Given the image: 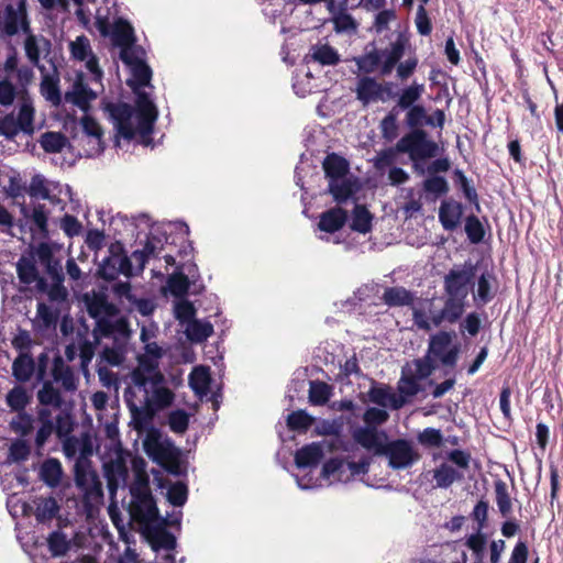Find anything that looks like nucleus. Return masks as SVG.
<instances>
[{
    "mask_svg": "<svg viewBox=\"0 0 563 563\" xmlns=\"http://www.w3.org/2000/svg\"><path fill=\"white\" fill-rule=\"evenodd\" d=\"M156 333L157 328L154 325L142 327L140 340L144 344L143 352L136 357L137 366L131 372V382L124 393L134 426L140 430L146 429L152 418L169 407L175 398L158 371L165 350L156 342Z\"/></svg>",
    "mask_w": 563,
    "mask_h": 563,
    "instance_id": "nucleus-1",
    "label": "nucleus"
},
{
    "mask_svg": "<svg viewBox=\"0 0 563 563\" xmlns=\"http://www.w3.org/2000/svg\"><path fill=\"white\" fill-rule=\"evenodd\" d=\"M89 314L96 320L93 338L101 343L103 339L112 340V346L103 344L101 360L109 365L118 366L124 361L125 344L130 336L126 321L120 317L113 305L109 303L102 295L86 296Z\"/></svg>",
    "mask_w": 563,
    "mask_h": 563,
    "instance_id": "nucleus-2",
    "label": "nucleus"
},
{
    "mask_svg": "<svg viewBox=\"0 0 563 563\" xmlns=\"http://www.w3.org/2000/svg\"><path fill=\"white\" fill-rule=\"evenodd\" d=\"M136 106L128 103H107L104 110L113 123L117 132V145L120 141H135L144 146L152 144V133L158 117V110L150 96L140 95Z\"/></svg>",
    "mask_w": 563,
    "mask_h": 563,
    "instance_id": "nucleus-3",
    "label": "nucleus"
},
{
    "mask_svg": "<svg viewBox=\"0 0 563 563\" xmlns=\"http://www.w3.org/2000/svg\"><path fill=\"white\" fill-rule=\"evenodd\" d=\"M132 468L134 481L130 486L131 503L129 514L131 519L139 525L141 532L154 533L159 526H173L178 523V518H164L159 515L156 503L150 490L145 462L141 459H133Z\"/></svg>",
    "mask_w": 563,
    "mask_h": 563,
    "instance_id": "nucleus-4",
    "label": "nucleus"
},
{
    "mask_svg": "<svg viewBox=\"0 0 563 563\" xmlns=\"http://www.w3.org/2000/svg\"><path fill=\"white\" fill-rule=\"evenodd\" d=\"M371 464L369 457H362L353 461L343 457L329 459L319 473V476L309 474L296 475V483L302 490L316 489L323 486H330L338 483H349L368 472Z\"/></svg>",
    "mask_w": 563,
    "mask_h": 563,
    "instance_id": "nucleus-5",
    "label": "nucleus"
},
{
    "mask_svg": "<svg viewBox=\"0 0 563 563\" xmlns=\"http://www.w3.org/2000/svg\"><path fill=\"white\" fill-rule=\"evenodd\" d=\"M0 188L20 207V212L26 223L31 225V230L35 231L41 236L47 235V211L45 206L40 202L32 203L31 207L20 202L19 199L23 197L24 187L20 175L10 168L0 170Z\"/></svg>",
    "mask_w": 563,
    "mask_h": 563,
    "instance_id": "nucleus-6",
    "label": "nucleus"
},
{
    "mask_svg": "<svg viewBox=\"0 0 563 563\" xmlns=\"http://www.w3.org/2000/svg\"><path fill=\"white\" fill-rule=\"evenodd\" d=\"M406 46L407 38L402 34H398L396 40L386 47L366 48L363 55L354 58V62L358 70L364 74L378 73L382 76H388L405 55Z\"/></svg>",
    "mask_w": 563,
    "mask_h": 563,
    "instance_id": "nucleus-7",
    "label": "nucleus"
},
{
    "mask_svg": "<svg viewBox=\"0 0 563 563\" xmlns=\"http://www.w3.org/2000/svg\"><path fill=\"white\" fill-rule=\"evenodd\" d=\"M128 459L129 454L125 453L118 443H113V446L109 452L102 455L103 474L107 479V486L111 498L109 514L114 523H117V501L114 498L119 488L126 487L129 477Z\"/></svg>",
    "mask_w": 563,
    "mask_h": 563,
    "instance_id": "nucleus-8",
    "label": "nucleus"
},
{
    "mask_svg": "<svg viewBox=\"0 0 563 563\" xmlns=\"http://www.w3.org/2000/svg\"><path fill=\"white\" fill-rule=\"evenodd\" d=\"M462 316L456 312V307L441 299H423L412 305V319L415 325L424 331H430L443 323H454Z\"/></svg>",
    "mask_w": 563,
    "mask_h": 563,
    "instance_id": "nucleus-9",
    "label": "nucleus"
},
{
    "mask_svg": "<svg viewBox=\"0 0 563 563\" xmlns=\"http://www.w3.org/2000/svg\"><path fill=\"white\" fill-rule=\"evenodd\" d=\"M163 245V239L151 232L142 250L134 251L130 260L123 256L108 258L101 267V274L107 279H114L119 274L130 276L133 274L132 262L137 264L136 271H142L145 261L151 256H156Z\"/></svg>",
    "mask_w": 563,
    "mask_h": 563,
    "instance_id": "nucleus-10",
    "label": "nucleus"
},
{
    "mask_svg": "<svg viewBox=\"0 0 563 563\" xmlns=\"http://www.w3.org/2000/svg\"><path fill=\"white\" fill-rule=\"evenodd\" d=\"M323 169L329 181V191L335 201H345L357 190L356 179L349 173V164L343 157L328 155L323 161Z\"/></svg>",
    "mask_w": 563,
    "mask_h": 563,
    "instance_id": "nucleus-11",
    "label": "nucleus"
},
{
    "mask_svg": "<svg viewBox=\"0 0 563 563\" xmlns=\"http://www.w3.org/2000/svg\"><path fill=\"white\" fill-rule=\"evenodd\" d=\"M474 276V266L465 264L452 268L444 277L445 301L454 305L456 312L461 316L465 310L466 298Z\"/></svg>",
    "mask_w": 563,
    "mask_h": 563,
    "instance_id": "nucleus-12",
    "label": "nucleus"
},
{
    "mask_svg": "<svg viewBox=\"0 0 563 563\" xmlns=\"http://www.w3.org/2000/svg\"><path fill=\"white\" fill-rule=\"evenodd\" d=\"M35 109L32 99L22 95L18 112L5 115L0 121V134L13 139L20 133L31 135L34 133Z\"/></svg>",
    "mask_w": 563,
    "mask_h": 563,
    "instance_id": "nucleus-13",
    "label": "nucleus"
},
{
    "mask_svg": "<svg viewBox=\"0 0 563 563\" xmlns=\"http://www.w3.org/2000/svg\"><path fill=\"white\" fill-rule=\"evenodd\" d=\"M396 148L398 152L407 153L410 159L415 163V168L418 169L419 161H424L437 155L438 144L428 140L424 131L415 130L402 136L398 141Z\"/></svg>",
    "mask_w": 563,
    "mask_h": 563,
    "instance_id": "nucleus-14",
    "label": "nucleus"
},
{
    "mask_svg": "<svg viewBox=\"0 0 563 563\" xmlns=\"http://www.w3.org/2000/svg\"><path fill=\"white\" fill-rule=\"evenodd\" d=\"M120 56L123 63L130 67L131 78L128 80V85L132 88L136 98L140 95L148 96L144 89L150 86L152 71L141 58L140 52L136 48H125L122 49Z\"/></svg>",
    "mask_w": 563,
    "mask_h": 563,
    "instance_id": "nucleus-15",
    "label": "nucleus"
},
{
    "mask_svg": "<svg viewBox=\"0 0 563 563\" xmlns=\"http://www.w3.org/2000/svg\"><path fill=\"white\" fill-rule=\"evenodd\" d=\"M460 343L451 332H439L430 338L428 358L453 367L459 357Z\"/></svg>",
    "mask_w": 563,
    "mask_h": 563,
    "instance_id": "nucleus-16",
    "label": "nucleus"
},
{
    "mask_svg": "<svg viewBox=\"0 0 563 563\" xmlns=\"http://www.w3.org/2000/svg\"><path fill=\"white\" fill-rule=\"evenodd\" d=\"M75 483L87 504L98 503L102 498L101 483L89 460L76 461Z\"/></svg>",
    "mask_w": 563,
    "mask_h": 563,
    "instance_id": "nucleus-17",
    "label": "nucleus"
},
{
    "mask_svg": "<svg viewBox=\"0 0 563 563\" xmlns=\"http://www.w3.org/2000/svg\"><path fill=\"white\" fill-rule=\"evenodd\" d=\"M0 30L7 35H15L20 31L24 34L30 30L25 0H15L7 3L0 10Z\"/></svg>",
    "mask_w": 563,
    "mask_h": 563,
    "instance_id": "nucleus-18",
    "label": "nucleus"
},
{
    "mask_svg": "<svg viewBox=\"0 0 563 563\" xmlns=\"http://www.w3.org/2000/svg\"><path fill=\"white\" fill-rule=\"evenodd\" d=\"M382 455L387 457L388 465L394 470L408 468L420 459L412 443L406 440L387 442Z\"/></svg>",
    "mask_w": 563,
    "mask_h": 563,
    "instance_id": "nucleus-19",
    "label": "nucleus"
},
{
    "mask_svg": "<svg viewBox=\"0 0 563 563\" xmlns=\"http://www.w3.org/2000/svg\"><path fill=\"white\" fill-rule=\"evenodd\" d=\"M69 52L73 59L85 63V67L91 75L92 82L102 87L101 78L103 73L98 65V59L92 52L89 38L84 35L77 36L74 41L69 42Z\"/></svg>",
    "mask_w": 563,
    "mask_h": 563,
    "instance_id": "nucleus-20",
    "label": "nucleus"
},
{
    "mask_svg": "<svg viewBox=\"0 0 563 563\" xmlns=\"http://www.w3.org/2000/svg\"><path fill=\"white\" fill-rule=\"evenodd\" d=\"M331 444L328 441L311 443L299 449L295 454L296 466L302 471L308 470L305 474L312 475V470L325 456L327 452L331 450Z\"/></svg>",
    "mask_w": 563,
    "mask_h": 563,
    "instance_id": "nucleus-21",
    "label": "nucleus"
},
{
    "mask_svg": "<svg viewBox=\"0 0 563 563\" xmlns=\"http://www.w3.org/2000/svg\"><path fill=\"white\" fill-rule=\"evenodd\" d=\"M57 188L58 195L65 194L66 196H70V188L68 186H53V184L46 181L44 178L36 176L31 181L29 194L32 198L47 200L51 205L57 206L59 210L63 211L65 209V202L54 192Z\"/></svg>",
    "mask_w": 563,
    "mask_h": 563,
    "instance_id": "nucleus-22",
    "label": "nucleus"
},
{
    "mask_svg": "<svg viewBox=\"0 0 563 563\" xmlns=\"http://www.w3.org/2000/svg\"><path fill=\"white\" fill-rule=\"evenodd\" d=\"M352 438L357 444L375 455L383 454L387 443L386 432L373 426H363L354 429Z\"/></svg>",
    "mask_w": 563,
    "mask_h": 563,
    "instance_id": "nucleus-23",
    "label": "nucleus"
},
{
    "mask_svg": "<svg viewBox=\"0 0 563 563\" xmlns=\"http://www.w3.org/2000/svg\"><path fill=\"white\" fill-rule=\"evenodd\" d=\"M97 97L98 91L89 87L85 81V76L79 74L69 90L66 91L65 101L87 112L90 108V103L96 100Z\"/></svg>",
    "mask_w": 563,
    "mask_h": 563,
    "instance_id": "nucleus-24",
    "label": "nucleus"
},
{
    "mask_svg": "<svg viewBox=\"0 0 563 563\" xmlns=\"http://www.w3.org/2000/svg\"><path fill=\"white\" fill-rule=\"evenodd\" d=\"M59 251L57 244L42 242L31 249L29 256H32L35 263H40L49 276H58L63 269L60 261L55 255Z\"/></svg>",
    "mask_w": 563,
    "mask_h": 563,
    "instance_id": "nucleus-25",
    "label": "nucleus"
},
{
    "mask_svg": "<svg viewBox=\"0 0 563 563\" xmlns=\"http://www.w3.org/2000/svg\"><path fill=\"white\" fill-rule=\"evenodd\" d=\"M86 5L91 11L89 22L91 18H95V25L102 36H108L111 31V25L117 20V11L114 3L110 4L108 0H102L103 4L98 5L96 0H84Z\"/></svg>",
    "mask_w": 563,
    "mask_h": 563,
    "instance_id": "nucleus-26",
    "label": "nucleus"
},
{
    "mask_svg": "<svg viewBox=\"0 0 563 563\" xmlns=\"http://www.w3.org/2000/svg\"><path fill=\"white\" fill-rule=\"evenodd\" d=\"M63 450L67 457L89 460L95 450V438L90 432H81L63 441Z\"/></svg>",
    "mask_w": 563,
    "mask_h": 563,
    "instance_id": "nucleus-27",
    "label": "nucleus"
},
{
    "mask_svg": "<svg viewBox=\"0 0 563 563\" xmlns=\"http://www.w3.org/2000/svg\"><path fill=\"white\" fill-rule=\"evenodd\" d=\"M82 128V137L86 140L87 148L85 153L87 156H95L102 152V130L99 123L89 115H84L80 120Z\"/></svg>",
    "mask_w": 563,
    "mask_h": 563,
    "instance_id": "nucleus-28",
    "label": "nucleus"
},
{
    "mask_svg": "<svg viewBox=\"0 0 563 563\" xmlns=\"http://www.w3.org/2000/svg\"><path fill=\"white\" fill-rule=\"evenodd\" d=\"M24 51L27 59L37 66L42 57H46L51 51V43L43 35H35L27 31L24 40Z\"/></svg>",
    "mask_w": 563,
    "mask_h": 563,
    "instance_id": "nucleus-29",
    "label": "nucleus"
},
{
    "mask_svg": "<svg viewBox=\"0 0 563 563\" xmlns=\"http://www.w3.org/2000/svg\"><path fill=\"white\" fill-rule=\"evenodd\" d=\"M131 419H133L132 416ZM152 419H154V417ZM131 423L139 433L146 432V437L143 440L144 450L153 461L161 463L165 459V449L161 441L159 433L152 428L153 420H151L150 426L144 430L135 428L133 420H131Z\"/></svg>",
    "mask_w": 563,
    "mask_h": 563,
    "instance_id": "nucleus-30",
    "label": "nucleus"
},
{
    "mask_svg": "<svg viewBox=\"0 0 563 563\" xmlns=\"http://www.w3.org/2000/svg\"><path fill=\"white\" fill-rule=\"evenodd\" d=\"M356 97L363 104L383 99L384 88L372 77H362L355 88Z\"/></svg>",
    "mask_w": 563,
    "mask_h": 563,
    "instance_id": "nucleus-31",
    "label": "nucleus"
},
{
    "mask_svg": "<svg viewBox=\"0 0 563 563\" xmlns=\"http://www.w3.org/2000/svg\"><path fill=\"white\" fill-rule=\"evenodd\" d=\"M166 526H159L154 533H143L152 543V547L155 551L164 550L166 554L164 559L167 561L166 563H174V556L170 553L176 547V540L170 534L167 533L164 528Z\"/></svg>",
    "mask_w": 563,
    "mask_h": 563,
    "instance_id": "nucleus-32",
    "label": "nucleus"
},
{
    "mask_svg": "<svg viewBox=\"0 0 563 563\" xmlns=\"http://www.w3.org/2000/svg\"><path fill=\"white\" fill-rule=\"evenodd\" d=\"M108 36H111L113 43L121 47V51L125 48H135L133 46V29L125 20H114Z\"/></svg>",
    "mask_w": 563,
    "mask_h": 563,
    "instance_id": "nucleus-33",
    "label": "nucleus"
},
{
    "mask_svg": "<svg viewBox=\"0 0 563 563\" xmlns=\"http://www.w3.org/2000/svg\"><path fill=\"white\" fill-rule=\"evenodd\" d=\"M369 399L374 404L391 409H399L405 404V398L393 393L389 387H373L369 390Z\"/></svg>",
    "mask_w": 563,
    "mask_h": 563,
    "instance_id": "nucleus-34",
    "label": "nucleus"
},
{
    "mask_svg": "<svg viewBox=\"0 0 563 563\" xmlns=\"http://www.w3.org/2000/svg\"><path fill=\"white\" fill-rule=\"evenodd\" d=\"M432 477L435 487L449 488L453 483L463 478V473L448 462H442L432 471Z\"/></svg>",
    "mask_w": 563,
    "mask_h": 563,
    "instance_id": "nucleus-35",
    "label": "nucleus"
},
{
    "mask_svg": "<svg viewBox=\"0 0 563 563\" xmlns=\"http://www.w3.org/2000/svg\"><path fill=\"white\" fill-rule=\"evenodd\" d=\"M462 206L456 201H443L439 209V219L445 230L455 229L461 221Z\"/></svg>",
    "mask_w": 563,
    "mask_h": 563,
    "instance_id": "nucleus-36",
    "label": "nucleus"
},
{
    "mask_svg": "<svg viewBox=\"0 0 563 563\" xmlns=\"http://www.w3.org/2000/svg\"><path fill=\"white\" fill-rule=\"evenodd\" d=\"M189 385L197 396H207L211 391L209 367L202 365L196 366L189 375Z\"/></svg>",
    "mask_w": 563,
    "mask_h": 563,
    "instance_id": "nucleus-37",
    "label": "nucleus"
},
{
    "mask_svg": "<svg viewBox=\"0 0 563 563\" xmlns=\"http://www.w3.org/2000/svg\"><path fill=\"white\" fill-rule=\"evenodd\" d=\"M307 57L322 66H334L340 62L338 51L329 44L321 43L313 45Z\"/></svg>",
    "mask_w": 563,
    "mask_h": 563,
    "instance_id": "nucleus-38",
    "label": "nucleus"
},
{
    "mask_svg": "<svg viewBox=\"0 0 563 563\" xmlns=\"http://www.w3.org/2000/svg\"><path fill=\"white\" fill-rule=\"evenodd\" d=\"M346 212L341 208H332L320 216L318 228L325 233L340 230L346 221Z\"/></svg>",
    "mask_w": 563,
    "mask_h": 563,
    "instance_id": "nucleus-39",
    "label": "nucleus"
},
{
    "mask_svg": "<svg viewBox=\"0 0 563 563\" xmlns=\"http://www.w3.org/2000/svg\"><path fill=\"white\" fill-rule=\"evenodd\" d=\"M185 334L191 342H203L213 333V325L207 320L195 319L184 327Z\"/></svg>",
    "mask_w": 563,
    "mask_h": 563,
    "instance_id": "nucleus-40",
    "label": "nucleus"
},
{
    "mask_svg": "<svg viewBox=\"0 0 563 563\" xmlns=\"http://www.w3.org/2000/svg\"><path fill=\"white\" fill-rule=\"evenodd\" d=\"M16 272L19 278L22 283L30 285L33 283L41 284L42 282L38 279V271L36 268V263L32 256L29 254L23 255L18 264Z\"/></svg>",
    "mask_w": 563,
    "mask_h": 563,
    "instance_id": "nucleus-41",
    "label": "nucleus"
},
{
    "mask_svg": "<svg viewBox=\"0 0 563 563\" xmlns=\"http://www.w3.org/2000/svg\"><path fill=\"white\" fill-rule=\"evenodd\" d=\"M40 475L42 481L51 486L56 487L59 485L62 475H63V468L62 464L56 459H48L46 460L42 465L40 470Z\"/></svg>",
    "mask_w": 563,
    "mask_h": 563,
    "instance_id": "nucleus-42",
    "label": "nucleus"
},
{
    "mask_svg": "<svg viewBox=\"0 0 563 563\" xmlns=\"http://www.w3.org/2000/svg\"><path fill=\"white\" fill-rule=\"evenodd\" d=\"M38 419L41 421V427L37 430L35 443L37 448H42L47 439L55 432V423L48 409H41L38 412Z\"/></svg>",
    "mask_w": 563,
    "mask_h": 563,
    "instance_id": "nucleus-43",
    "label": "nucleus"
},
{
    "mask_svg": "<svg viewBox=\"0 0 563 563\" xmlns=\"http://www.w3.org/2000/svg\"><path fill=\"white\" fill-rule=\"evenodd\" d=\"M35 507L36 519L42 522L54 518L59 510V505L54 497L37 498Z\"/></svg>",
    "mask_w": 563,
    "mask_h": 563,
    "instance_id": "nucleus-44",
    "label": "nucleus"
},
{
    "mask_svg": "<svg viewBox=\"0 0 563 563\" xmlns=\"http://www.w3.org/2000/svg\"><path fill=\"white\" fill-rule=\"evenodd\" d=\"M188 287V277L183 272L176 271L175 273L169 275L164 291H168L176 298H181L187 294Z\"/></svg>",
    "mask_w": 563,
    "mask_h": 563,
    "instance_id": "nucleus-45",
    "label": "nucleus"
},
{
    "mask_svg": "<svg viewBox=\"0 0 563 563\" xmlns=\"http://www.w3.org/2000/svg\"><path fill=\"white\" fill-rule=\"evenodd\" d=\"M372 220L371 212L364 206L356 205L352 214L351 229L365 234L372 229Z\"/></svg>",
    "mask_w": 563,
    "mask_h": 563,
    "instance_id": "nucleus-46",
    "label": "nucleus"
},
{
    "mask_svg": "<svg viewBox=\"0 0 563 563\" xmlns=\"http://www.w3.org/2000/svg\"><path fill=\"white\" fill-rule=\"evenodd\" d=\"M40 144L47 153H60L67 146L68 141L59 132H46L41 136Z\"/></svg>",
    "mask_w": 563,
    "mask_h": 563,
    "instance_id": "nucleus-47",
    "label": "nucleus"
},
{
    "mask_svg": "<svg viewBox=\"0 0 563 563\" xmlns=\"http://www.w3.org/2000/svg\"><path fill=\"white\" fill-rule=\"evenodd\" d=\"M494 277L490 273H483L477 280V289L474 299L479 303H487L493 298Z\"/></svg>",
    "mask_w": 563,
    "mask_h": 563,
    "instance_id": "nucleus-48",
    "label": "nucleus"
},
{
    "mask_svg": "<svg viewBox=\"0 0 563 563\" xmlns=\"http://www.w3.org/2000/svg\"><path fill=\"white\" fill-rule=\"evenodd\" d=\"M330 21L336 33L353 34L357 30V22L347 12L331 15Z\"/></svg>",
    "mask_w": 563,
    "mask_h": 563,
    "instance_id": "nucleus-49",
    "label": "nucleus"
},
{
    "mask_svg": "<svg viewBox=\"0 0 563 563\" xmlns=\"http://www.w3.org/2000/svg\"><path fill=\"white\" fill-rule=\"evenodd\" d=\"M12 369L18 380L25 382L30 379L34 372V362L29 355H20L14 361Z\"/></svg>",
    "mask_w": 563,
    "mask_h": 563,
    "instance_id": "nucleus-50",
    "label": "nucleus"
},
{
    "mask_svg": "<svg viewBox=\"0 0 563 563\" xmlns=\"http://www.w3.org/2000/svg\"><path fill=\"white\" fill-rule=\"evenodd\" d=\"M331 387L322 382H311L309 388V401L312 405H324L331 396Z\"/></svg>",
    "mask_w": 563,
    "mask_h": 563,
    "instance_id": "nucleus-51",
    "label": "nucleus"
},
{
    "mask_svg": "<svg viewBox=\"0 0 563 563\" xmlns=\"http://www.w3.org/2000/svg\"><path fill=\"white\" fill-rule=\"evenodd\" d=\"M487 539L481 530L470 534L465 539V545L473 552L476 563H482Z\"/></svg>",
    "mask_w": 563,
    "mask_h": 563,
    "instance_id": "nucleus-52",
    "label": "nucleus"
},
{
    "mask_svg": "<svg viewBox=\"0 0 563 563\" xmlns=\"http://www.w3.org/2000/svg\"><path fill=\"white\" fill-rule=\"evenodd\" d=\"M424 86L422 84L413 82L401 91L398 106L402 109L410 108L422 96Z\"/></svg>",
    "mask_w": 563,
    "mask_h": 563,
    "instance_id": "nucleus-53",
    "label": "nucleus"
},
{
    "mask_svg": "<svg viewBox=\"0 0 563 563\" xmlns=\"http://www.w3.org/2000/svg\"><path fill=\"white\" fill-rule=\"evenodd\" d=\"M383 298L389 306H405L411 302L410 292L402 287L386 289Z\"/></svg>",
    "mask_w": 563,
    "mask_h": 563,
    "instance_id": "nucleus-54",
    "label": "nucleus"
},
{
    "mask_svg": "<svg viewBox=\"0 0 563 563\" xmlns=\"http://www.w3.org/2000/svg\"><path fill=\"white\" fill-rule=\"evenodd\" d=\"M496 504L503 516H507L511 511V499L508 494L507 485L497 481L495 483Z\"/></svg>",
    "mask_w": 563,
    "mask_h": 563,
    "instance_id": "nucleus-55",
    "label": "nucleus"
},
{
    "mask_svg": "<svg viewBox=\"0 0 563 563\" xmlns=\"http://www.w3.org/2000/svg\"><path fill=\"white\" fill-rule=\"evenodd\" d=\"M41 93L52 104L57 106L60 102V93L57 82L49 76H44L41 82Z\"/></svg>",
    "mask_w": 563,
    "mask_h": 563,
    "instance_id": "nucleus-56",
    "label": "nucleus"
},
{
    "mask_svg": "<svg viewBox=\"0 0 563 563\" xmlns=\"http://www.w3.org/2000/svg\"><path fill=\"white\" fill-rule=\"evenodd\" d=\"M166 496L173 506L181 507L187 501V486L181 482L174 483L168 487Z\"/></svg>",
    "mask_w": 563,
    "mask_h": 563,
    "instance_id": "nucleus-57",
    "label": "nucleus"
},
{
    "mask_svg": "<svg viewBox=\"0 0 563 563\" xmlns=\"http://www.w3.org/2000/svg\"><path fill=\"white\" fill-rule=\"evenodd\" d=\"M176 319L181 323L183 327L195 320V307L187 300H178L174 306Z\"/></svg>",
    "mask_w": 563,
    "mask_h": 563,
    "instance_id": "nucleus-58",
    "label": "nucleus"
},
{
    "mask_svg": "<svg viewBox=\"0 0 563 563\" xmlns=\"http://www.w3.org/2000/svg\"><path fill=\"white\" fill-rule=\"evenodd\" d=\"M52 285L47 291L51 301L62 302L67 298V289L63 285V271L58 276H51Z\"/></svg>",
    "mask_w": 563,
    "mask_h": 563,
    "instance_id": "nucleus-59",
    "label": "nucleus"
},
{
    "mask_svg": "<svg viewBox=\"0 0 563 563\" xmlns=\"http://www.w3.org/2000/svg\"><path fill=\"white\" fill-rule=\"evenodd\" d=\"M48 548L54 556H60L69 549V541L64 533L56 531L48 538Z\"/></svg>",
    "mask_w": 563,
    "mask_h": 563,
    "instance_id": "nucleus-60",
    "label": "nucleus"
},
{
    "mask_svg": "<svg viewBox=\"0 0 563 563\" xmlns=\"http://www.w3.org/2000/svg\"><path fill=\"white\" fill-rule=\"evenodd\" d=\"M312 417L306 411L298 410L291 412L287 418V424L292 430H307L312 424Z\"/></svg>",
    "mask_w": 563,
    "mask_h": 563,
    "instance_id": "nucleus-61",
    "label": "nucleus"
},
{
    "mask_svg": "<svg viewBox=\"0 0 563 563\" xmlns=\"http://www.w3.org/2000/svg\"><path fill=\"white\" fill-rule=\"evenodd\" d=\"M7 402L13 410L20 411L24 409L29 402V396L24 388L14 387L7 396Z\"/></svg>",
    "mask_w": 563,
    "mask_h": 563,
    "instance_id": "nucleus-62",
    "label": "nucleus"
},
{
    "mask_svg": "<svg viewBox=\"0 0 563 563\" xmlns=\"http://www.w3.org/2000/svg\"><path fill=\"white\" fill-rule=\"evenodd\" d=\"M18 92L11 78L4 77L0 80V104L8 107L11 106Z\"/></svg>",
    "mask_w": 563,
    "mask_h": 563,
    "instance_id": "nucleus-63",
    "label": "nucleus"
},
{
    "mask_svg": "<svg viewBox=\"0 0 563 563\" xmlns=\"http://www.w3.org/2000/svg\"><path fill=\"white\" fill-rule=\"evenodd\" d=\"M418 440L422 445L430 448H439L442 444L443 437L440 430L427 428L418 435Z\"/></svg>",
    "mask_w": 563,
    "mask_h": 563,
    "instance_id": "nucleus-64",
    "label": "nucleus"
}]
</instances>
